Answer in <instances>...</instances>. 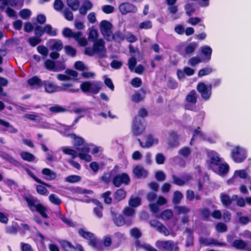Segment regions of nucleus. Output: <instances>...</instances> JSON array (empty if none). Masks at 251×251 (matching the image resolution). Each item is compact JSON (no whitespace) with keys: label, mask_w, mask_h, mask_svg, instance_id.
Wrapping results in <instances>:
<instances>
[{"label":"nucleus","mask_w":251,"mask_h":251,"mask_svg":"<svg viewBox=\"0 0 251 251\" xmlns=\"http://www.w3.org/2000/svg\"><path fill=\"white\" fill-rule=\"evenodd\" d=\"M84 53L89 56L97 54L100 58L106 56V49L105 47V42L102 39H99L95 41L93 47H87L85 49Z\"/></svg>","instance_id":"1"},{"label":"nucleus","mask_w":251,"mask_h":251,"mask_svg":"<svg viewBox=\"0 0 251 251\" xmlns=\"http://www.w3.org/2000/svg\"><path fill=\"white\" fill-rule=\"evenodd\" d=\"M100 147L94 146L92 144L85 145L81 148L76 147V150L79 151V157L86 162H90L92 160V157L88 154L90 151L92 154H96L100 151Z\"/></svg>","instance_id":"2"},{"label":"nucleus","mask_w":251,"mask_h":251,"mask_svg":"<svg viewBox=\"0 0 251 251\" xmlns=\"http://www.w3.org/2000/svg\"><path fill=\"white\" fill-rule=\"evenodd\" d=\"M156 193L153 192H149L147 195V199L150 202L149 204L150 210L153 213H157L159 211V206L166 204L167 201L165 198L159 196L156 203L152 202L156 199Z\"/></svg>","instance_id":"3"},{"label":"nucleus","mask_w":251,"mask_h":251,"mask_svg":"<svg viewBox=\"0 0 251 251\" xmlns=\"http://www.w3.org/2000/svg\"><path fill=\"white\" fill-rule=\"evenodd\" d=\"M82 91L84 93L98 94L101 89V84L99 81H86L82 82L80 86Z\"/></svg>","instance_id":"4"},{"label":"nucleus","mask_w":251,"mask_h":251,"mask_svg":"<svg viewBox=\"0 0 251 251\" xmlns=\"http://www.w3.org/2000/svg\"><path fill=\"white\" fill-rule=\"evenodd\" d=\"M72 126H66L64 125H60L58 127V131L64 136L70 137L74 140V144L75 146H79L82 145L84 142V139L80 137L77 136L75 134H68L67 132L71 129Z\"/></svg>","instance_id":"5"},{"label":"nucleus","mask_w":251,"mask_h":251,"mask_svg":"<svg viewBox=\"0 0 251 251\" xmlns=\"http://www.w3.org/2000/svg\"><path fill=\"white\" fill-rule=\"evenodd\" d=\"M231 154L232 159L236 163L242 162L247 157L246 150L238 146L232 149Z\"/></svg>","instance_id":"6"},{"label":"nucleus","mask_w":251,"mask_h":251,"mask_svg":"<svg viewBox=\"0 0 251 251\" xmlns=\"http://www.w3.org/2000/svg\"><path fill=\"white\" fill-rule=\"evenodd\" d=\"M155 246L159 250L168 251H177L178 249L177 244L171 240H158L155 243Z\"/></svg>","instance_id":"7"},{"label":"nucleus","mask_w":251,"mask_h":251,"mask_svg":"<svg viewBox=\"0 0 251 251\" xmlns=\"http://www.w3.org/2000/svg\"><path fill=\"white\" fill-rule=\"evenodd\" d=\"M28 206L32 211H38L40 215L44 218H48L46 213L47 209L40 203H36L32 199L27 198L26 199Z\"/></svg>","instance_id":"8"},{"label":"nucleus","mask_w":251,"mask_h":251,"mask_svg":"<svg viewBox=\"0 0 251 251\" xmlns=\"http://www.w3.org/2000/svg\"><path fill=\"white\" fill-rule=\"evenodd\" d=\"M112 25L107 21L103 20L100 24V29L101 33L105 39L110 41L113 39L114 36L111 31Z\"/></svg>","instance_id":"9"},{"label":"nucleus","mask_w":251,"mask_h":251,"mask_svg":"<svg viewBox=\"0 0 251 251\" xmlns=\"http://www.w3.org/2000/svg\"><path fill=\"white\" fill-rule=\"evenodd\" d=\"M239 178L243 179L250 178L249 173L246 169L236 170L232 177L228 180L229 184H236L239 182Z\"/></svg>","instance_id":"10"},{"label":"nucleus","mask_w":251,"mask_h":251,"mask_svg":"<svg viewBox=\"0 0 251 251\" xmlns=\"http://www.w3.org/2000/svg\"><path fill=\"white\" fill-rule=\"evenodd\" d=\"M145 130V122L143 119L135 117L132 126V131L135 135H139Z\"/></svg>","instance_id":"11"},{"label":"nucleus","mask_w":251,"mask_h":251,"mask_svg":"<svg viewBox=\"0 0 251 251\" xmlns=\"http://www.w3.org/2000/svg\"><path fill=\"white\" fill-rule=\"evenodd\" d=\"M197 89L203 99L206 100L209 99L211 95V85H206L203 82H200L198 84Z\"/></svg>","instance_id":"12"},{"label":"nucleus","mask_w":251,"mask_h":251,"mask_svg":"<svg viewBox=\"0 0 251 251\" xmlns=\"http://www.w3.org/2000/svg\"><path fill=\"white\" fill-rule=\"evenodd\" d=\"M78 233L81 236L89 240V244L90 246L93 247L97 246L98 241L93 233L87 231L84 228L79 229Z\"/></svg>","instance_id":"13"},{"label":"nucleus","mask_w":251,"mask_h":251,"mask_svg":"<svg viewBox=\"0 0 251 251\" xmlns=\"http://www.w3.org/2000/svg\"><path fill=\"white\" fill-rule=\"evenodd\" d=\"M145 141L144 143L141 142L140 139H138L140 146L143 148H150L152 146L156 145L159 142V140L157 138L151 135H147L145 137Z\"/></svg>","instance_id":"14"},{"label":"nucleus","mask_w":251,"mask_h":251,"mask_svg":"<svg viewBox=\"0 0 251 251\" xmlns=\"http://www.w3.org/2000/svg\"><path fill=\"white\" fill-rule=\"evenodd\" d=\"M119 9L121 13L123 15L127 14L128 13H136L137 8L134 5L128 3L124 2L119 5Z\"/></svg>","instance_id":"15"},{"label":"nucleus","mask_w":251,"mask_h":251,"mask_svg":"<svg viewBox=\"0 0 251 251\" xmlns=\"http://www.w3.org/2000/svg\"><path fill=\"white\" fill-rule=\"evenodd\" d=\"M207 154L210 160V166L212 169L219 165V163L222 162L223 159L220 157L217 152L213 151H209L207 152Z\"/></svg>","instance_id":"16"},{"label":"nucleus","mask_w":251,"mask_h":251,"mask_svg":"<svg viewBox=\"0 0 251 251\" xmlns=\"http://www.w3.org/2000/svg\"><path fill=\"white\" fill-rule=\"evenodd\" d=\"M130 181V178L126 174H119L113 179V182L116 187L120 186L123 183L127 184Z\"/></svg>","instance_id":"17"},{"label":"nucleus","mask_w":251,"mask_h":251,"mask_svg":"<svg viewBox=\"0 0 251 251\" xmlns=\"http://www.w3.org/2000/svg\"><path fill=\"white\" fill-rule=\"evenodd\" d=\"M168 148L173 149L177 147L179 145L177 132L171 131L169 132V137L167 141Z\"/></svg>","instance_id":"18"},{"label":"nucleus","mask_w":251,"mask_h":251,"mask_svg":"<svg viewBox=\"0 0 251 251\" xmlns=\"http://www.w3.org/2000/svg\"><path fill=\"white\" fill-rule=\"evenodd\" d=\"M48 45L51 50L56 51H60L63 48L62 42L56 39L50 40L48 41Z\"/></svg>","instance_id":"19"},{"label":"nucleus","mask_w":251,"mask_h":251,"mask_svg":"<svg viewBox=\"0 0 251 251\" xmlns=\"http://www.w3.org/2000/svg\"><path fill=\"white\" fill-rule=\"evenodd\" d=\"M43 84L45 91L47 93H51L55 92L60 91V86H57L55 84L50 81H44Z\"/></svg>","instance_id":"20"},{"label":"nucleus","mask_w":251,"mask_h":251,"mask_svg":"<svg viewBox=\"0 0 251 251\" xmlns=\"http://www.w3.org/2000/svg\"><path fill=\"white\" fill-rule=\"evenodd\" d=\"M172 178L173 183L179 186H182L186 184L191 179V177L189 175L184 176L181 177H177L175 175H173Z\"/></svg>","instance_id":"21"},{"label":"nucleus","mask_w":251,"mask_h":251,"mask_svg":"<svg viewBox=\"0 0 251 251\" xmlns=\"http://www.w3.org/2000/svg\"><path fill=\"white\" fill-rule=\"evenodd\" d=\"M60 244L66 251H82V247L78 245L74 247L72 244L67 241H62Z\"/></svg>","instance_id":"22"},{"label":"nucleus","mask_w":251,"mask_h":251,"mask_svg":"<svg viewBox=\"0 0 251 251\" xmlns=\"http://www.w3.org/2000/svg\"><path fill=\"white\" fill-rule=\"evenodd\" d=\"M45 68L50 70L54 72H58L65 69V67L64 65H61L60 68L55 67V62L50 59H47L44 63Z\"/></svg>","instance_id":"23"},{"label":"nucleus","mask_w":251,"mask_h":251,"mask_svg":"<svg viewBox=\"0 0 251 251\" xmlns=\"http://www.w3.org/2000/svg\"><path fill=\"white\" fill-rule=\"evenodd\" d=\"M217 168H212L214 171L220 176L224 175L227 173L229 171V165L226 163L222 164L219 163V165H217Z\"/></svg>","instance_id":"24"},{"label":"nucleus","mask_w":251,"mask_h":251,"mask_svg":"<svg viewBox=\"0 0 251 251\" xmlns=\"http://www.w3.org/2000/svg\"><path fill=\"white\" fill-rule=\"evenodd\" d=\"M133 173L139 178H145L148 176L147 171L141 166H136L133 169Z\"/></svg>","instance_id":"25"},{"label":"nucleus","mask_w":251,"mask_h":251,"mask_svg":"<svg viewBox=\"0 0 251 251\" xmlns=\"http://www.w3.org/2000/svg\"><path fill=\"white\" fill-rule=\"evenodd\" d=\"M201 53L204 55L205 58L203 61H209L211 59V56L212 52L211 48L208 46L205 45L200 48Z\"/></svg>","instance_id":"26"},{"label":"nucleus","mask_w":251,"mask_h":251,"mask_svg":"<svg viewBox=\"0 0 251 251\" xmlns=\"http://www.w3.org/2000/svg\"><path fill=\"white\" fill-rule=\"evenodd\" d=\"M110 211L115 224L118 226L124 225L125 224L124 217L121 215H118L117 216V213L114 211L112 208L111 209Z\"/></svg>","instance_id":"27"},{"label":"nucleus","mask_w":251,"mask_h":251,"mask_svg":"<svg viewBox=\"0 0 251 251\" xmlns=\"http://www.w3.org/2000/svg\"><path fill=\"white\" fill-rule=\"evenodd\" d=\"M221 201L222 203L225 205H228L231 204L232 200H235L238 198L237 195H233L231 199L227 195L223 193L220 196Z\"/></svg>","instance_id":"28"},{"label":"nucleus","mask_w":251,"mask_h":251,"mask_svg":"<svg viewBox=\"0 0 251 251\" xmlns=\"http://www.w3.org/2000/svg\"><path fill=\"white\" fill-rule=\"evenodd\" d=\"M186 101L188 103L195 104L197 100V94L195 90L191 91L186 97Z\"/></svg>","instance_id":"29"},{"label":"nucleus","mask_w":251,"mask_h":251,"mask_svg":"<svg viewBox=\"0 0 251 251\" xmlns=\"http://www.w3.org/2000/svg\"><path fill=\"white\" fill-rule=\"evenodd\" d=\"M199 139L200 140L203 139V140H207L206 136L205 134L203 133L201 130L200 127H198L197 129L194 130L193 135L191 141V144L192 145V142L193 140Z\"/></svg>","instance_id":"30"},{"label":"nucleus","mask_w":251,"mask_h":251,"mask_svg":"<svg viewBox=\"0 0 251 251\" xmlns=\"http://www.w3.org/2000/svg\"><path fill=\"white\" fill-rule=\"evenodd\" d=\"M61 149L64 154L71 155L73 158H75L76 157L78 156L76 151L72 149L69 147L64 146L61 147Z\"/></svg>","instance_id":"31"},{"label":"nucleus","mask_w":251,"mask_h":251,"mask_svg":"<svg viewBox=\"0 0 251 251\" xmlns=\"http://www.w3.org/2000/svg\"><path fill=\"white\" fill-rule=\"evenodd\" d=\"M60 91H64L70 92H77L79 91V89L73 88V85L71 83H63L62 84L61 86L60 87Z\"/></svg>","instance_id":"32"},{"label":"nucleus","mask_w":251,"mask_h":251,"mask_svg":"<svg viewBox=\"0 0 251 251\" xmlns=\"http://www.w3.org/2000/svg\"><path fill=\"white\" fill-rule=\"evenodd\" d=\"M198 45L196 42H192L187 44L184 48V51L186 54H191L198 47Z\"/></svg>","instance_id":"33"},{"label":"nucleus","mask_w":251,"mask_h":251,"mask_svg":"<svg viewBox=\"0 0 251 251\" xmlns=\"http://www.w3.org/2000/svg\"><path fill=\"white\" fill-rule=\"evenodd\" d=\"M28 83L29 85L35 87H39L42 86V80L37 76H35L28 79Z\"/></svg>","instance_id":"34"},{"label":"nucleus","mask_w":251,"mask_h":251,"mask_svg":"<svg viewBox=\"0 0 251 251\" xmlns=\"http://www.w3.org/2000/svg\"><path fill=\"white\" fill-rule=\"evenodd\" d=\"M128 204L132 207H137L141 204V199L139 197L132 196L128 201Z\"/></svg>","instance_id":"35"},{"label":"nucleus","mask_w":251,"mask_h":251,"mask_svg":"<svg viewBox=\"0 0 251 251\" xmlns=\"http://www.w3.org/2000/svg\"><path fill=\"white\" fill-rule=\"evenodd\" d=\"M247 243L241 239H237L232 243V246L237 250H243L246 247Z\"/></svg>","instance_id":"36"},{"label":"nucleus","mask_w":251,"mask_h":251,"mask_svg":"<svg viewBox=\"0 0 251 251\" xmlns=\"http://www.w3.org/2000/svg\"><path fill=\"white\" fill-rule=\"evenodd\" d=\"M75 39L81 46H85L87 45V41L86 39L82 36V33L80 31L77 32V35Z\"/></svg>","instance_id":"37"},{"label":"nucleus","mask_w":251,"mask_h":251,"mask_svg":"<svg viewBox=\"0 0 251 251\" xmlns=\"http://www.w3.org/2000/svg\"><path fill=\"white\" fill-rule=\"evenodd\" d=\"M126 195V192L123 189H119L114 194V199L117 201L124 199Z\"/></svg>","instance_id":"38"},{"label":"nucleus","mask_w":251,"mask_h":251,"mask_svg":"<svg viewBox=\"0 0 251 251\" xmlns=\"http://www.w3.org/2000/svg\"><path fill=\"white\" fill-rule=\"evenodd\" d=\"M42 172L44 175L46 176V178L48 180H52L56 178L55 173L49 169L45 168L43 169Z\"/></svg>","instance_id":"39"},{"label":"nucleus","mask_w":251,"mask_h":251,"mask_svg":"<svg viewBox=\"0 0 251 251\" xmlns=\"http://www.w3.org/2000/svg\"><path fill=\"white\" fill-rule=\"evenodd\" d=\"M21 158L28 162H32L35 160V157L34 155L27 151H23L20 154Z\"/></svg>","instance_id":"40"},{"label":"nucleus","mask_w":251,"mask_h":251,"mask_svg":"<svg viewBox=\"0 0 251 251\" xmlns=\"http://www.w3.org/2000/svg\"><path fill=\"white\" fill-rule=\"evenodd\" d=\"M67 3L73 10L76 11L79 6V2L78 0H67Z\"/></svg>","instance_id":"41"},{"label":"nucleus","mask_w":251,"mask_h":251,"mask_svg":"<svg viewBox=\"0 0 251 251\" xmlns=\"http://www.w3.org/2000/svg\"><path fill=\"white\" fill-rule=\"evenodd\" d=\"M50 201L53 204L58 205L62 202V200L55 194H50L49 197Z\"/></svg>","instance_id":"42"},{"label":"nucleus","mask_w":251,"mask_h":251,"mask_svg":"<svg viewBox=\"0 0 251 251\" xmlns=\"http://www.w3.org/2000/svg\"><path fill=\"white\" fill-rule=\"evenodd\" d=\"M63 35L65 37H76L77 32H74L69 28H65L62 31Z\"/></svg>","instance_id":"43"},{"label":"nucleus","mask_w":251,"mask_h":251,"mask_svg":"<svg viewBox=\"0 0 251 251\" xmlns=\"http://www.w3.org/2000/svg\"><path fill=\"white\" fill-rule=\"evenodd\" d=\"M183 196V194L178 191H176L174 193L173 202L175 204L179 203Z\"/></svg>","instance_id":"44"},{"label":"nucleus","mask_w":251,"mask_h":251,"mask_svg":"<svg viewBox=\"0 0 251 251\" xmlns=\"http://www.w3.org/2000/svg\"><path fill=\"white\" fill-rule=\"evenodd\" d=\"M24 170L26 171L27 174L32 178H33L36 182L40 183H43L42 181L37 178L33 172V169L30 167H23Z\"/></svg>","instance_id":"45"},{"label":"nucleus","mask_w":251,"mask_h":251,"mask_svg":"<svg viewBox=\"0 0 251 251\" xmlns=\"http://www.w3.org/2000/svg\"><path fill=\"white\" fill-rule=\"evenodd\" d=\"M152 26V22L150 20H146L143 22L139 25V27L140 29H151Z\"/></svg>","instance_id":"46"},{"label":"nucleus","mask_w":251,"mask_h":251,"mask_svg":"<svg viewBox=\"0 0 251 251\" xmlns=\"http://www.w3.org/2000/svg\"><path fill=\"white\" fill-rule=\"evenodd\" d=\"M74 193L77 194H88L91 195L93 194V191L86 189L77 187L74 189Z\"/></svg>","instance_id":"47"},{"label":"nucleus","mask_w":251,"mask_h":251,"mask_svg":"<svg viewBox=\"0 0 251 251\" xmlns=\"http://www.w3.org/2000/svg\"><path fill=\"white\" fill-rule=\"evenodd\" d=\"M44 31L50 36H56L57 34L56 30L53 29L50 25H47L45 26Z\"/></svg>","instance_id":"48"},{"label":"nucleus","mask_w":251,"mask_h":251,"mask_svg":"<svg viewBox=\"0 0 251 251\" xmlns=\"http://www.w3.org/2000/svg\"><path fill=\"white\" fill-rule=\"evenodd\" d=\"M49 110L50 111L54 113H63L67 110L65 108L58 105L50 107Z\"/></svg>","instance_id":"49"},{"label":"nucleus","mask_w":251,"mask_h":251,"mask_svg":"<svg viewBox=\"0 0 251 251\" xmlns=\"http://www.w3.org/2000/svg\"><path fill=\"white\" fill-rule=\"evenodd\" d=\"M64 50L65 53L68 55L74 57L76 54V50L70 46H66L64 47Z\"/></svg>","instance_id":"50"},{"label":"nucleus","mask_w":251,"mask_h":251,"mask_svg":"<svg viewBox=\"0 0 251 251\" xmlns=\"http://www.w3.org/2000/svg\"><path fill=\"white\" fill-rule=\"evenodd\" d=\"M173 214L171 210L167 209L164 211L161 214V217L164 220H168L173 217Z\"/></svg>","instance_id":"51"},{"label":"nucleus","mask_w":251,"mask_h":251,"mask_svg":"<svg viewBox=\"0 0 251 251\" xmlns=\"http://www.w3.org/2000/svg\"><path fill=\"white\" fill-rule=\"evenodd\" d=\"M98 36V32L96 30L94 29H91L90 30L88 39L90 41L95 42V41H97V38Z\"/></svg>","instance_id":"52"},{"label":"nucleus","mask_w":251,"mask_h":251,"mask_svg":"<svg viewBox=\"0 0 251 251\" xmlns=\"http://www.w3.org/2000/svg\"><path fill=\"white\" fill-rule=\"evenodd\" d=\"M191 153V150L189 148L183 147L178 151V154L184 157H188Z\"/></svg>","instance_id":"53"},{"label":"nucleus","mask_w":251,"mask_h":251,"mask_svg":"<svg viewBox=\"0 0 251 251\" xmlns=\"http://www.w3.org/2000/svg\"><path fill=\"white\" fill-rule=\"evenodd\" d=\"M185 10L186 14L190 16L194 12L195 9L193 4L187 3L185 5Z\"/></svg>","instance_id":"54"},{"label":"nucleus","mask_w":251,"mask_h":251,"mask_svg":"<svg viewBox=\"0 0 251 251\" xmlns=\"http://www.w3.org/2000/svg\"><path fill=\"white\" fill-rule=\"evenodd\" d=\"M81 180V177L77 175H72L66 178V181L70 183H75Z\"/></svg>","instance_id":"55"},{"label":"nucleus","mask_w":251,"mask_h":251,"mask_svg":"<svg viewBox=\"0 0 251 251\" xmlns=\"http://www.w3.org/2000/svg\"><path fill=\"white\" fill-rule=\"evenodd\" d=\"M212 72V69L209 67L205 68L199 71L198 75L201 77L210 74Z\"/></svg>","instance_id":"56"},{"label":"nucleus","mask_w":251,"mask_h":251,"mask_svg":"<svg viewBox=\"0 0 251 251\" xmlns=\"http://www.w3.org/2000/svg\"><path fill=\"white\" fill-rule=\"evenodd\" d=\"M144 98V95H141L138 92H136L131 97V100L135 102H138Z\"/></svg>","instance_id":"57"},{"label":"nucleus","mask_w":251,"mask_h":251,"mask_svg":"<svg viewBox=\"0 0 251 251\" xmlns=\"http://www.w3.org/2000/svg\"><path fill=\"white\" fill-rule=\"evenodd\" d=\"M37 50L40 54L44 56H47L49 52V50L47 48L43 45L39 46L37 48Z\"/></svg>","instance_id":"58"},{"label":"nucleus","mask_w":251,"mask_h":251,"mask_svg":"<svg viewBox=\"0 0 251 251\" xmlns=\"http://www.w3.org/2000/svg\"><path fill=\"white\" fill-rule=\"evenodd\" d=\"M177 212L180 214H186L190 211V209L185 206H179L175 207Z\"/></svg>","instance_id":"59"},{"label":"nucleus","mask_w":251,"mask_h":251,"mask_svg":"<svg viewBox=\"0 0 251 251\" xmlns=\"http://www.w3.org/2000/svg\"><path fill=\"white\" fill-rule=\"evenodd\" d=\"M130 233L131 236L135 238H138L142 236V233L140 230L137 228H133L130 231Z\"/></svg>","instance_id":"60"},{"label":"nucleus","mask_w":251,"mask_h":251,"mask_svg":"<svg viewBox=\"0 0 251 251\" xmlns=\"http://www.w3.org/2000/svg\"><path fill=\"white\" fill-rule=\"evenodd\" d=\"M41 42V39L39 37H31L28 39L29 43L30 44V45L31 46H33V47H35L37 45L40 43Z\"/></svg>","instance_id":"61"},{"label":"nucleus","mask_w":251,"mask_h":251,"mask_svg":"<svg viewBox=\"0 0 251 251\" xmlns=\"http://www.w3.org/2000/svg\"><path fill=\"white\" fill-rule=\"evenodd\" d=\"M111 194L110 191H107L102 194V198L104 199V202L107 204H110L112 202V199L110 197Z\"/></svg>","instance_id":"62"},{"label":"nucleus","mask_w":251,"mask_h":251,"mask_svg":"<svg viewBox=\"0 0 251 251\" xmlns=\"http://www.w3.org/2000/svg\"><path fill=\"white\" fill-rule=\"evenodd\" d=\"M123 213L126 216H132L135 213V210L132 207H126L124 210Z\"/></svg>","instance_id":"63"},{"label":"nucleus","mask_w":251,"mask_h":251,"mask_svg":"<svg viewBox=\"0 0 251 251\" xmlns=\"http://www.w3.org/2000/svg\"><path fill=\"white\" fill-rule=\"evenodd\" d=\"M139 246L144 249L146 251H157L156 249L152 247L150 244L147 243H143L139 244Z\"/></svg>","instance_id":"64"}]
</instances>
